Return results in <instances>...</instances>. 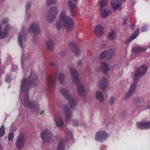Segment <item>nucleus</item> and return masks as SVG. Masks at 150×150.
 Returning <instances> with one entry per match:
<instances>
[{
  "instance_id": "12",
  "label": "nucleus",
  "mask_w": 150,
  "mask_h": 150,
  "mask_svg": "<svg viewBox=\"0 0 150 150\" xmlns=\"http://www.w3.org/2000/svg\"><path fill=\"white\" fill-rule=\"evenodd\" d=\"M122 2V0H112L111 5L114 12L120 7Z\"/></svg>"
},
{
  "instance_id": "33",
  "label": "nucleus",
  "mask_w": 150,
  "mask_h": 150,
  "mask_svg": "<svg viewBox=\"0 0 150 150\" xmlns=\"http://www.w3.org/2000/svg\"><path fill=\"white\" fill-rule=\"evenodd\" d=\"M106 51L107 52L108 57H109V59H110L114 54V52L113 50L111 49L109 50Z\"/></svg>"
},
{
  "instance_id": "49",
  "label": "nucleus",
  "mask_w": 150,
  "mask_h": 150,
  "mask_svg": "<svg viewBox=\"0 0 150 150\" xmlns=\"http://www.w3.org/2000/svg\"><path fill=\"white\" fill-rule=\"evenodd\" d=\"M146 30V28L143 27V28H142L141 30L142 31V32H143L145 30Z\"/></svg>"
},
{
  "instance_id": "5",
  "label": "nucleus",
  "mask_w": 150,
  "mask_h": 150,
  "mask_svg": "<svg viewBox=\"0 0 150 150\" xmlns=\"http://www.w3.org/2000/svg\"><path fill=\"white\" fill-rule=\"evenodd\" d=\"M147 70V68L145 65H142L138 67L136 71L133 79L134 81H138L140 77L144 75Z\"/></svg>"
},
{
  "instance_id": "4",
  "label": "nucleus",
  "mask_w": 150,
  "mask_h": 150,
  "mask_svg": "<svg viewBox=\"0 0 150 150\" xmlns=\"http://www.w3.org/2000/svg\"><path fill=\"white\" fill-rule=\"evenodd\" d=\"M62 94L69 100V103L70 106L72 108L74 107L76 105L77 101L76 99L71 97L69 95V92L66 89L62 88L60 90Z\"/></svg>"
},
{
  "instance_id": "43",
  "label": "nucleus",
  "mask_w": 150,
  "mask_h": 150,
  "mask_svg": "<svg viewBox=\"0 0 150 150\" xmlns=\"http://www.w3.org/2000/svg\"><path fill=\"white\" fill-rule=\"evenodd\" d=\"M10 78L8 76H6V78L5 80V81L7 83L10 82Z\"/></svg>"
},
{
  "instance_id": "22",
  "label": "nucleus",
  "mask_w": 150,
  "mask_h": 150,
  "mask_svg": "<svg viewBox=\"0 0 150 150\" xmlns=\"http://www.w3.org/2000/svg\"><path fill=\"white\" fill-rule=\"evenodd\" d=\"M116 36V34L115 31L112 30L109 33L108 35V39L109 40H114Z\"/></svg>"
},
{
  "instance_id": "10",
  "label": "nucleus",
  "mask_w": 150,
  "mask_h": 150,
  "mask_svg": "<svg viewBox=\"0 0 150 150\" xmlns=\"http://www.w3.org/2000/svg\"><path fill=\"white\" fill-rule=\"evenodd\" d=\"M52 136L50 132L46 130L42 132L41 136V138L44 142H48L52 140L51 139Z\"/></svg>"
},
{
  "instance_id": "17",
  "label": "nucleus",
  "mask_w": 150,
  "mask_h": 150,
  "mask_svg": "<svg viewBox=\"0 0 150 150\" xmlns=\"http://www.w3.org/2000/svg\"><path fill=\"white\" fill-rule=\"evenodd\" d=\"M98 86L102 90H104L107 87V81L106 79L103 78L101 79L99 82Z\"/></svg>"
},
{
  "instance_id": "40",
  "label": "nucleus",
  "mask_w": 150,
  "mask_h": 150,
  "mask_svg": "<svg viewBox=\"0 0 150 150\" xmlns=\"http://www.w3.org/2000/svg\"><path fill=\"white\" fill-rule=\"evenodd\" d=\"M14 137V134L13 132L9 133L8 135V139L9 140L12 141Z\"/></svg>"
},
{
  "instance_id": "47",
  "label": "nucleus",
  "mask_w": 150,
  "mask_h": 150,
  "mask_svg": "<svg viewBox=\"0 0 150 150\" xmlns=\"http://www.w3.org/2000/svg\"><path fill=\"white\" fill-rule=\"evenodd\" d=\"M74 125L76 126H78L79 125V124L78 122L76 121L75 123L74 124Z\"/></svg>"
},
{
  "instance_id": "8",
  "label": "nucleus",
  "mask_w": 150,
  "mask_h": 150,
  "mask_svg": "<svg viewBox=\"0 0 150 150\" xmlns=\"http://www.w3.org/2000/svg\"><path fill=\"white\" fill-rule=\"evenodd\" d=\"M110 68L108 64L104 61L102 62L100 67H98L96 68L95 71L97 72L101 71L103 73L105 74L110 70Z\"/></svg>"
},
{
  "instance_id": "1",
  "label": "nucleus",
  "mask_w": 150,
  "mask_h": 150,
  "mask_svg": "<svg viewBox=\"0 0 150 150\" xmlns=\"http://www.w3.org/2000/svg\"><path fill=\"white\" fill-rule=\"evenodd\" d=\"M74 23L73 20L67 15L64 9L62 10L59 16V20L56 24V28L58 30L64 27L67 31H71L73 30Z\"/></svg>"
},
{
  "instance_id": "7",
  "label": "nucleus",
  "mask_w": 150,
  "mask_h": 150,
  "mask_svg": "<svg viewBox=\"0 0 150 150\" xmlns=\"http://www.w3.org/2000/svg\"><path fill=\"white\" fill-rule=\"evenodd\" d=\"M108 137V134L105 131L100 130L96 132L95 139L98 142H102L105 140Z\"/></svg>"
},
{
  "instance_id": "23",
  "label": "nucleus",
  "mask_w": 150,
  "mask_h": 150,
  "mask_svg": "<svg viewBox=\"0 0 150 150\" xmlns=\"http://www.w3.org/2000/svg\"><path fill=\"white\" fill-rule=\"evenodd\" d=\"M146 49L142 47H134L132 49V51L135 53H137L144 51Z\"/></svg>"
},
{
  "instance_id": "44",
  "label": "nucleus",
  "mask_w": 150,
  "mask_h": 150,
  "mask_svg": "<svg viewBox=\"0 0 150 150\" xmlns=\"http://www.w3.org/2000/svg\"><path fill=\"white\" fill-rule=\"evenodd\" d=\"M30 3H28L27 4L26 6V9H29L30 7Z\"/></svg>"
},
{
  "instance_id": "35",
  "label": "nucleus",
  "mask_w": 150,
  "mask_h": 150,
  "mask_svg": "<svg viewBox=\"0 0 150 150\" xmlns=\"http://www.w3.org/2000/svg\"><path fill=\"white\" fill-rule=\"evenodd\" d=\"M108 57V55L106 51H105L101 53L100 55V58L102 59L104 58L105 57Z\"/></svg>"
},
{
  "instance_id": "50",
  "label": "nucleus",
  "mask_w": 150,
  "mask_h": 150,
  "mask_svg": "<svg viewBox=\"0 0 150 150\" xmlns=\"http://www.w3.org/2000/svg\"><path fill=\"white\" fill-rule=\"evenodd\" d=\"M114 68L115 69H117V64H114L113 65Z\"/></svg>"
},
{
  "instance_id": "19",
  "label": "nucleus",
  "mask_w": 150,
  "mask_h": 150,
  "mask_svg": "<svg viewBox=\"0 0 150 150\" xmlns=\"http://www.w3.org/2000/svg\"><path fill=\"white\" fill-rule=\"evenodd\" d=\"M111 13L110 10H108L104 8H100V16L103 18H105L109 15Z\"/></svg>"
},
{
  "instance_id": "45",
  "label": "nucleus",
  "mask_w": 150,
  "mask_h": 150,
  "mask_svg": "<svg viewBox=\"0 0 150 150\" xmlns=\"http://www.w3.org/2000/svg\"><path fill=\"white\" fill-rule=\"evenodd\" d=\"M55 65V63L54 62H51L50 63V65L51 66H53Z\"/></svg>"
},
{
  "instance_id": "21",
  "label": "nucleus",
  "mask_w": 150,
  "mask_h": 150,
  "mask_svg": "<svg viewBox=\"0 0 150 150\" xmlns=\"http://www.w3.org/2000/svg\"><path fill=\"white\" fill-rule=\"evenodd\" d=\"M138 81V80L134 81V83L132 84L128 90L132 93H134L136 91V88L137 86V82Z\"/></svg>"
},
{
  "instance_id": "55",
  "label": "nucleus",
  "mask_w": 150,
  "mask_h": 150,
  "mask_svg": "<svg viewBox=\"0 0 150 150\" xmlns=\"http://www.w3.org/2000/svg\"><path fill=\"white\" fill-rule=\"evenodd\" d=\"M149 48H150V45L149 46Z\"/></svg>"
},
{
  "instance_id": "18",
  "label": "nucleus",
  "mask_w": 150,
  "mask_h": 150,
  "mask_svg": "<svg viewBox=\"0 0 150 150\" xmlns=\"http://www.w3.org/2000/svg\"><path fill=\"white\" fill-rule=\"evenodd\" d=\"M96 98L100 103H103L105 101L103 95L100 91H97L95 93Z\"/></svg>"
},
{
  "instance_id": "34",
  "label": "nucleus",
  "mask_w": 150,
  "mask_h": 150,
  "mask_svg": "<svg viewBox=\"0 0 150 150\" xmlns=\"http://www.w3.org/2000/svg\"><path fill=\"white\" fill-rule=\"evenodd\" d=\"M56 123L58 127H61L63 126V123L61 119H59L56 121Z\"/></svg>"
},
{
  "instance_id": "26",
  "label": "nucleus",
  "mask_w": 150,
  "mask_h": 150,
  "mask_svg": "<svg viewBox=\"0 0 150 150\" xmlns=\"http://www.w3.org/2000/svg\"><path fill=\"white\" fill-rule=\"evenodd\" d=\"M108 0H100L99 5L100 8H104L108 4Z\"/></svg>"
},
{
  "instance_id": "46",
  "label": "nucleus",
  "mask_w": 150,
  "mask_h": 150,
  "mask_svg": "<svg viewBox=\"0 0 150 150\" xmlns=\"http://www.w3.org/2000/svg\"><path fill=\"white\" fill-rule=\"evenodd\" d=\"M82 64V62L81 61H78L77 62V64L79 66H81Z\"/></svg>"
},
{
  "instance_id": "24",
  "label": "nucleus",
  "mask_w": 150,
  "mask_h": 150,
  "mask_svg": "<svg viewBox=\"0 0 150 150\" xmlns=\"http://www.w3.org/2000/svg\"><path fill=\"white\" fill-rule=\"evenodd\" d=\"M77 89L79 93L81 94H82L85 91L84 86L81 84H79L77 86Z\"/></svg>"
},
{
  "instance_id": "30",
  "label": "nucleus",
  "mask_w": 150,
  "mask_h": 150,
  "mask_svg": "<svg viewBox=\"0 0 150 150\" xmlns=\"http://www.w3.org/2000/svg\"><path fill=\"white\" fill-rule=\"evenodd\" d=\"M64 144L62 141H60L59 143L57 150H64Z\"/></svg>"
},
{
  "instance_id": "6",
  "label": "nucleus",
  "mask_w": 150,
  "mask_h": 150,
  "mask_svg": "<svg viewBox=\"0 0 150 150\" xmlns=\"http://www.w3.org/2000/svg\"><path fill=\"white\" fill-rule=\"evenodd\" d=\"M59 9L58 7H51L48 11V15L47 17L48 22L50 23L53 21L56 18Z\"/></svg>"
},
{
  "instance_id": "15",
  "label": "nucleus",
  "mask_w": 150,
  "mask_h": 150,
  "mask_svg": "<svg viewBox=\"0 0 150 150\" xmlns=\"http://www.w3.org/2000/svg\"><path fill=\"white\" fill-rule=\"evenodd\" d=\"M137 126L139 128L141 129H150V121L138 122L137 124Z\"/></svg>"
},
{
  "instance_id": "38",
  "label": "nucleus",
  "mask_w": 150,
  "mask_h": 150,
  "mask_svg": "<svg viewBox=\"0 0 150 150\" xmlns=\"http://www.w3.org/2000/svg\"><path fill=\"white\" fill-rule=\"evenodd\" d=\"M132 94V93L128 91L125 95L124 99L125 100H126L128 98L130 97Z\"/></svg>"
},
{
  "instance_id": "28",
  "label": "nucleus",
  "mask_w": 150,
  "mask_h": 150,
  "mask_svg": "<svg viewBox=\"0 0 150 150\" xmlns=\"http://www.w3.org/2000/svg\"><path fill=\"white\" fill-rule=\"evenodd\" d=\"M46 45L47 49L49 50L52 49L54 45V43L52 40H49L46 42Z\"/></svg>"
},
{
  "instance_id": "9",
  "label": "nucleus",
  "mask_w": 150,
  "mask_h": 150,
  "mask_svg": "<svg viewBox=\"0 0 150 150\" xmlns=\"http://www.w3.org/2000/svg\"><path fill=\"white\" fill-rule=\"evenodd\" d=\"M25 141L24 135L23 133H20L15 143L16 147L18 149H21L24 146Z\"/></svg>"
},
{
  "instance_id": "29",
  "label": "nucleus",
  "mask_w": 150,
  "mask_h": 150,
  "mask_svg": "<svg viewBox=\"0 0 150 150\" xmlns=\"http://www.w3.org/2000/svg\"><path fill=\"white\" fill-rule=\"evenodd\" d=\"M23 34L21 33H20L18 38V41L19 45L21 48L22 49L23 48V45H22V36Z\"/></svg>"
},
{
  "instance_id": "11",
  "label": "nucleus",
  "mask_w": 150,
  "mask_h": 150,
  "mask_svg": "<svg viewBox=\"0 0 150 150\" xmlns=\"http://www.w3.org/2000/svg\"><path fill=\"white\" fill-rule=\"evenodd\" d=\"M69 70L70 73L73 78V82L74 83L77 84L79 82V78L78 74L76 69L71 67L70 68Z\"/></svg>"
},
{
  "instance_id": "54",
  "label": "nucleus",
  "mask_w": 150,
  "mask_h": 150,
  "mask_svg": "<svg viewBox=\"0 0 150 150\" xmlns=\"http://www.w3.org/2000/svg\"><path fill=\"white\" fill-rule=\"evenodd\" d=\"M72 16H75V14H74V15H73V14H72Z\"/></svg>"
},
{
  "instance_id": "14",
  "label": "nucleus",
  "mask_w": 150,
  "mask_h": 150,
  "mask_svg": "<svg viewBox=\"0 0 150 150\" xmlns=\"http://www.w3.org/2000/svg\"><path fill=\"white\" fill-rule=\"evenodd\" d=\"M133 103L134 105L137 107H141L145 104L144 100L140 98H135L133 100Z\"/></svg>"
},
{
  "instance_id": "52",
  "label": "nucleus",
  "mask_w": 150,
  "mask_h": 150,
  "mask_svg": "<svg viewBox=\"0 0 150 150\" xmlns=\"http://www.w3.org/2000/svg\"><path fill=\"white\" fill-rule=\"evenodd\" d=\"M147 108H150V105H148L147 107Z\"/></svg>"
},
{
  "instance_id": "2",
  "label": "nucleus",
  "mask_w": 150,
  "mask_h": 150,
  "mask_svg": "<svg viewBox=\"0 0 150 150\" xmlns=\"http://www.w3.org/2000/svg\"><path fill=\"white\" fill-rule=\"evenodd\" d=\"M34 81H30V80H27L24 78L22 80L21 85V93L25 94V97L24 98V105L25 107L29 108H32L38 107L37 105L34 104L33 102L30 101L28 100V91L29 85L33 83Z\"/></svg>"
},
{
  "instance_id": "27",
  "label": "nucleus",
  "mask_w": 150,
  "mask_h": 150,
  "mask_svg": "<svg viewBox=\"0 0 150 150\" xmlns=\"http://www.w3.org/2000/svg\"><path fill=\"white\" fill-rule=\"evenodd\" d=\"M68 2L69 4V6L71 8L70 10L71 12L76 7V5L74 4H73L72 1L71 0L68 1Z\"/></svg>"
},
{
  "instance_id": "39",
  "label": "nucleus",
  "mask_w": 150,
  "mask_h": 150,
  "mask_svg": "<svg viewBox=\"0 0 150 150\" xmlns=\"http://www.w3.org/2000/svg\"><path fill=\"white\" fill-rule=\"evenodd\" d=\"M57 1V0H47V4L50 5L52 4H54Z\"/></svg>"
},
{
  "instance_id": "31",
  "label": "nucleus",
  "mask_w": 150,
  "mask_h": 150,
  "mask_svg": "<svg viewBox=\"0 0 150 150\" xmlns=\"http://www.w3.org/2000/svg\"><path fill=\"white\" fill-rule=\"evenodd\" d=\"M64 75L62 73H59V74L58 79L59 82L63 83L64 80Z\"/></svg>"
},
{
  "instance_id": "42",
  "label": "nucleus",
  "mask_w": 150,
  "mask_h": 150,
  "mask_svg": "<svg viewBox=\"0 0 150 150\" xmlns=\"http://www.w3.org/2000/svg\"><path fill=\"white\" fill-rule=\"evenodd\" d=\"M127 19V17L126 16H125L123 18V24L124 25H125L126 24V21Z\"/></svg>"
},
{
  "instance_id": "32",
  "label": "nucleus",
  "mask_w": 150,
  "mask_h": 150,
  "mask_svg": "<svg viewBox=\"0 0 150 150\" xmlns=\"http://www.w3.org/2000/svg\"><path fill=\"white\" fill-rule=\"evenodd\" d=\"M73 51L74 54L76 56H77L80 52V50L79 48L77 46H75L73 49Z\"/></svg>"
},
{
  "instance_id": "20",
  "label": "nucleus",
  "mask_w": 150,
  "mask_h": 150,
  "mask_svg": "<svg viewBox=\"0 0 150 150\" xmlns=\"http://www.w3.org/2000/svg\"><path fill=\"white\" fill-rule=\"evenodd\" d=\"M65 120L67 122L70 118L71 115V111L68 107H67L64 109Z\"/></svg>"
},
{
  "instance_id": "36",
  "label": "nucleus",
  "mask_w": 150,
  "mask_h": 150,
  "mask_svg": "<svg viewBox=\"0 0 150 150\" xmlns=\"http://www.w3.org/2000/svg\"><path fill=\"white\" fill-rule=\"evenodd\" d=\"M57 80V77H50L48 82L49 84H53Z\"/></svg>"
},
{
  "instance_id": "48",
  "label": "nucleus",
  "mask_w": 150,
  "mask_h": 150,
  "mask_svg": "<svg viewBox=\"0 0 150 150\" xmlns=\"http://www.w3.org/2000/svg\"><path fill=\"white\" fill-rule=\"evenodd\" d=\"M135 28V25L134 24H132L131 25V28L133 30Z\"/></svg>"
},
{
  "instance_id": "37",
  "label": "nucleus",
  "mask_w": 150,
  "mask_h": 150,
  "mask_svg": "<svg viewBox=\"0 0 150 150\" xmlns=\"http://www.w3.org/2000/svg\"><path fill=\"white\" fill-rule=\"evenodd\" d=\"M5 129L4 126H2L0 128V137L3 136L5 134Z\"/></svg>"
},
{
  "instance_id": "16",
  "label": "nucleus",
  "mask_w": 150,
  "mask_h": 150,
  "mask_svg": "<svg viewBox=\"0 0 150 150\" xmlns=\"http://www.w3.org/2000/svg\"><path fill=\"white\" fill-rule=\"evenodd\" d=\"M40 31L39 24L38 23H34L30 26L29 29L30 32H34L36 33Z\"/></svg>"
},
{
  "instance_id": "41",
  "label": "nucleus",
  "mask_w": 150,
  "mask_h": 150,
  "mask_svg": "<svg viewBox=\"0 0 150 150\" xmlns=\"http://www.w3.org/2000/svg\"><path fill=\"white\" fill-rule=\"evenodd\" d=\"M114 98L112 96L110 97L109 100V103L111 105H112L114 104Z\"/></svg>"
},
{
  "instance_id": "25",
  "label": "nucleus",
  "mask_w": 150,
  "mask_h": 150,
  "mask_svg": "<svg viewBox=\"0 0 150 150\" xmlns=\"http://www.w3.org/2000/svg\"><path fill=\"white\" fill-rule=\"evenodd\" d=\"M139 28L137 29L136 31L131 36L130 40H129V41L127 42H130L132 40L135 38L137 36L138 32H139Z\"/></svg>"
},
{
  "instance_id": "53",
  "label": "nucleus",
  "mask_w": 150,
  "mask_h": 150,
  "mask_svg": "<svg viewBox=\"0 0 150 150\" xmlns=\"http://www.w3.org/2000/svg\"><path fill=\"white\" fill-rule=\"evenodd\" d=\"M77 0H73V1H77Z\"/></svg>"
},
{
  "instance_id": "51",
  "label": "nucleus",
  "mask_w": 150,
  "mask_h": 150,
  "mask_svg": "<svg viewBox=\"0 0 150 150\" xmlns=\"http://www.w3.org/2000/svg\"><path fill=\"white\" fill-rule=\"evenodd\" d=\"M44 111L43 110L41 111L40 112V114H42L43 113H44Z\"/></svg>"
},
{
  "instance_id": "3",
  "label": "nucleus",
  "mask_w": 150,
  "mask_h": 150,
  "mask_svg": "<svg viewBox=\"0 0 150 150\" xmlns=\"http://www.w3.org/2000/svg\"><path fill=\"white\" fill-rule=\"evenodd\" d=\"M8 20L7 18H4L1 20V24H0V38H3L6 37L11 28V26L9 24H8L6 25L3 31H1L2 25L6 24L8 22Z\"/></svg>"
},
{
  "instance_id": "13",
  "label": "nucleus",
  "mask_w": 150,
  "mask_h": 150,
  "mask_svg": "<svg viewBox=\"0 0 150 150\" xmlns=\"http://www.w3.org/2000/svg\"><path fill=\"white\" fill-rule=\"evenodd\" d=\"M104 28L100 25H97L94 30L95 34L98 37H100L104 33Z\"/></svg>"
},
{
  "instance_id": "56",
  "label": "nucleus",
  "mask_w": 150,
  "mask_h": 150,
  "mask_svg": "<svg viewBox=\"0 0 150 150\" xmlns=\"http://www.w3.org/2000/svg\"><path fill=\"white\" fill-rule=\"evenodd\" d=\"M125 0H124V1H125Z\"/></svg>"
}]
</instances>
